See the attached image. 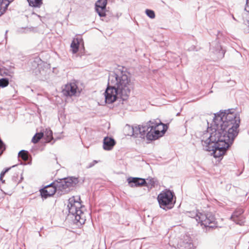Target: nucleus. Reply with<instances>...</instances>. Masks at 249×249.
<instances>
[{
    "label": "nucleus",
    "mask_w": 249,
    "mask_h": 249,
    "mask_svg": "<svg viewBox=\"0 0 249 249\" xmlns=\"http://www.w3.org/2000/svg\"><path fill=\"white\" fill-rule=\"evenodd\" d=\"M44 134L43 133H36L32 139V142L34 143H36L39 141L43 137Z\"/></svg>",
    "instance_id": "nucleus-22"
},
{
    "label": "nucleus",
    "mask_w": 249,
    "mask_h": 249,
    "mask_svg": "<svg viewBox=\"0 0 249 249\" xmlns=\"http://www.w3.org/2000/svg\"><path fill=\"white\" fill-rule=\"evenodd\" d=\"M79 44V41L78 38L73 39L72 41L71 44V48L73 53H75L78 51Z\"/></svg>",
    "instance_id": "nucleus-16"
},
{
    "label": "nucleus",
    "mask_w": 249,
    "mask_h": 249,
    "mask_svg": "<svg viewBox=\"0 0 249 249\" xmlns=\"http://www.w3.org/2000/svg\"><path fill=\"white\" fill-rule=\"evenodd\" d=\"M178 248L180 249H194V245L191 237L188 236L184 237L178 243Z\"/></svg>",
    "instance_id": "nucleus-12"
},
{
    "label": "nucleus",
    "mask_w": 249,
    "mask_h": 249,
    "mask_svg": "<svg viewBox=\"0 0 249 249\" xmlns=\"http://www.w3.org/2000/svg\"><path fill=\"white\" fill-rule=\"evenodd\" d=\"M41 63L42 60L40 58L38 57H35L30 62L31 69L33 71L36 70L37 68H39Z\"/></svg>",
    "instance_id": "nucleus-14"
},
{
    "label": "nucleus",
    "mask_w": 249,
    "mask_h": 249,
    "mask_svg": "<svg viewBox=\"0 0 249 249\" xmlns=\"http://www.w3.org/2000/svg\"><path fill=\"white\" fill-rule=\"evenodd\" d=\"M167 129V125L159 119L148 121L145 124L131 127V135L149 141L155 140L162 137Z\"/></svg>",
    "instance_id": "nucleus-3"
},
{
    "label": "nucleus",
    "mask_w": 249,
    "mask_h": 249,
    "mask_svg": "<svg viewBox=\"0 0 249 249\" xmlns=\"http://www.w3.org/2000/svg\"><path fill=\"white\" fill-rule=\"evenodd\" d=\"M45 136L46 137V141L48 142H51L53 140V132L50 129H46L45 132Z\"/></svg>",
    "instance_id": "nucleus-20"
},
{
    "label": "nucleus",
    "mask_w": 249,
    "mask_h": 249,
    "mask_svg": "<svg viewBox=\"0 0 249 249\" xmlns=\"http://www.w3.org/2000/svg\"><path fill=\"white\" fill-rule=\"evenodd\" d=\"M210 52L217 59L222 58L225 53V50L222 49L218 41L217 40L210 43Z\"/></svg>",
    "instance_id": "nucleus-8"
},
{
    "label": "nucleus",
    "mask_w": 249,
    "mask_h": 249,
    "mask_svg": "<svg viewBox=\"0 0 249 249\" xmlns=\"http://www.w3.org/2000/svg\"><path fill=\"white\" fill-rule=\"evenodd\" d=\"M8 30H6V32H5V38H7V34L8 33Z\"/></svg>",
    "instance_id": "nucleus-32"
},
{
    "label": "nucleus",
    "mask_w": 249,
    "mask_h": 249,
    "mask_svg": "<svg viewBox=\"0 0 249 249\" xmlns=\"http://www.w3.org/2000/svg\"><path fill=\"white\" fill-rule=\"evenodd\" d=\"M10 4V2L7 0H0V16L3 15L7 10L9 5Z\"/></svg>",
    "instance_id": "nucleus-15"
},
{
    "label": "nucleus",
    "mask_w": 249,
    "mask_h": 249,
    "mask_svg": "<svg viewBox=\"0 0 249 249\" xmlns=\"http://www.w3.org/2000/svg\"><path fill=\"white\" fill-rule=\"evenodd\" d=\"M116 144L115 140L108 137H106L103 140V148L105 150H111Z\"/></svg>",
    "instance_id": "nucleus-13"
},
{
    "label": "nucleus",
    "mask_w": 249,
    "mask_h": 249,
    "mask_svg": "<svg viewBox=\"0 0 249 249\" xmlns=\"http://www.w3.org/2000/svg\"><path fill=\"white\" fill-rule=\"evenodd\" d=\"M107 0H98L95 3V10L100 17L106 16Z\"/></svg>",
    "instance_id": "nucleus-9"
},
{
    "label": "nucleus",
    "mask_w": 249,
    "mask_h": 249,
    "mask_svg": "<svg viewBox=\"0 0 249 249\" xmlns=\"http://www.w3.org/2000/svg\"><path fill=\"white\" fill-rule=\"evenodd\" d=\"M78 183V179L76 178L71 177L59 179L41 189L40 190V194L42 197L44 198L53 196L55 193L61 196L69 192L71 188Z\"/></svg>",
    "instance_id": "nucleus-4"
},
{
    "label": "nucleus",
    "mask_w": 249,
    "mask_h": 249,
    "mask_svg": "<svg viewBox=\"0 0 249 249\" xmlns=\"http://www.w3.org/2000/svg\"><path fill=\"white\" fill-rule=\"evenodd\" d=\"M5 149V145L1 140L0 139V150L1 153Z\"/></svg>",
    "instance_id": "nucleus-27"
},
{
    "label": "nucleus",
    "mask_w": 249,
    "mask_h": 249,
    "mask_svg": "<svg viewBox=\"0 0 249 249\" xmlns=\"http://www.w3.org/2000/svg\"><path fill=\"white\" fill-rule=\"evenodd\" d=\"M98 163V161L96 160H94L92 162H90L88 166L87 167L88 168H89L93 166L96 163Z\"/></svg>",
    "instance_id": "nucleus-28"
},
{
    "label": "nucleus",
    "mask_w": 249,
    "mask_h": 249,
    "mask_svg": "<svg viewBox=\"0 0 249 249\" xmlns=\"http://www.w3.org/2000/svg\"><path fill=\"white\" fill-rule=\"evenodd\" d=\"M147 180H148V179H147ZM149 182H148V183H149L151 186H154V180H153V179L152 178V179H150L149 180Z\"/></svg>",
    "instance_id": "nucleus-30"
},
{
    "label": "nucleus",
    "mask_w": 249,
    "mask_h": 249,
    "mask_svg": "<svg viewBox=\"0 0 249 249\" xmlns=\"http://www.w3.org/2000/svg\"><path fill=\"white\" fill-rule=\"evenodd\" d=\"M244 211L242 209H239L236 210L232 214L231 217H240L243 216L242 215Z\"/></svg>",
    "instance_id": "nucleus-24"
},
{
    "label": "nucleus",
    "mask_w": 249,
    "mask_h": 249,
    "mask_svg": "<svg viewBox=\"0 0 249 249\" xmlns=\"http://www.w3.org/2000/svg\"><path fill=\"white\" fill-rule=\"evenodd\" d=\"M68 208L69 214H71L75 217V220L81 225L84 224L86 219L83 212L80 209L82 207L80 202L75 201L74 198H70L69 199Z\"/></svg>",
    "instance_id": "nucleus-5"
},
{
    "label": "nucleus",
    "mask_w": 249,
    "mask_h": 249,
    "mask_svg": "<svg viewBox=\"0 0 249 249\" xmlns=\"http://www.w3.org/2000/svg\"><path fill=\"white\" fill-rule=\"evenodd\" d=\"M9 83V79L7 78H2L0 79V87L5 88L7 87Z\"/></svg>",
    "instance_id": "nucleus-23"
},
{
    "label": "nucleus",
    "mask_w": 249,
    "mask_h": 249,
    "mask_svg": "<svg viewBox=\"0 0 249 249\" xmlns=\"http://www.w3.org/2000/svg\"><path fill=\"white\" fill-rule=\"evenodd\" d=\"M174 192L170 190L166 189L161 191L157 197L160 208L165 210L172 209L174 206Z\"/></svg>",
    "instance_id": "nucleus-6"
},
{
    "label": "nucleus",
    "mask_w": 249,
    "mask_h": 249,
    "mask_svg": "<svg viewBox=\"0 0 249 249\" xmlns=\"http://www.w3.org/2000/svg\"><path fill=\"white\" fill-rule=\"evenodd\" d=\"M30 6L39 8L42 4V0H27Z\"/></svg>",
    "instance_id": "nucleus-17"
},
{
    "label": "nucleus",
    "mask_w": 249,
    "mask_h": 249,
    "mask_svg": "<svg viewBox=\"0 0 249 249\" xmlns=\"http://www.w3.org/2000/svg\"><path fill=\"white\" fill-rule=\"evenodd\" d=\"M0 75H7V72H5L2 68H0Z\"/></svg>",
    "instance_id": "nucleus-29"
},
{
    "label": "nucleus",
    "mask_w": 249,
    "mask_h": 249,
    "mask_svg": "<svg viewBox=\"0 0 249 249\" xmlns=\"http://www.w3.org/2000/svg\"><path fill=\"white\" fill-rule=\"evenodd\" d=\"M199 213H198L197 211H188L186 212V214L188 216L191 218H195L196 221L198 222V220L197 219L198 217H199Z\"/></svg>",
    "instance_id": "nucleus-19"
},
{
    "label": "nucleus",
    "mask_w": 249,
    "mask_h": 249,
    "mask_svg": "<svg viewBox=\"0 0 249 249\" xmlns=\"http://www.w3.org/2000/svg\"><path fill=\"white\" fill-rule=\"evenodd\" d=\"M231 219L237 224L240 225H244L245 220V218L243 216L240 217H231Z\"/></svg>",
    "instance_id": "nucleus-21"
},
{
    "label": "nucleus",
    "mask_w": 249,
    "mask_h": 249,
    "mask_svg": "<svg viewBox=\"0 0 249 249\" xmlns=\"http://www.w3.org/2000/svg\"><path fill=\"white\" fill-rule=\"evenodd\" d=\"M132 89V83L127 71H112L109 74L107 86L105 92V101L111 104L118 98L126 100Z\"/></svg>",
    "instance_id": "nucleus-2"
},
{
    "label": "nucleus",
    "mask_w": 249,
    "mask_h": 249,
    "mask_svg": "<svg viewBox=\"0 0 249 249\" xmlns=\"http://www.w3.org/2000/svg\"><path fill=\"white\" fill-rule=\"evenodd\" d=\"M127 181L131 187L147 186L146 181L142 178L130 177L127 178Z\"/></svg>",
    "instance_id": "nucleus-11"
},
{
    "label": "nucleus",
    "mask_w": 249,
    "mask_h": 249,
    "mask_svg": "<svg viewBox=\"0 0 249 249\" xmlns=\"http://www.w3.org/2000/svg\"><path fill=\"white\" fill-rule=\"evenodd\" d=\"M217 129L204 133L201 140L204 150L213 151V157L220 158L232 144L238 133L240 120L232 109L220 111L214 115Z\"/></svg>",
    "instance_id": "nucleus-1"
},
{
    "label": "nucleus",
    "mask_w": 249,
    "mask_h": 249,
    "mask_svg": "<svg viewBox=\"0 0 249 249\" xmlns=\"http://www.w3.org/2000/svg\"><path fill=\"white\" fill-rule=\"evenodd\" d=\"M12 180L15 182V183H17V181H16V178L15 177V176H13V178H12Z\"/></svg>",
    "instance_id": "nucleus-31"
},
{
    "label": "nucleus",
    "mask_w": 249,
    "mask_h": 249,
    "mask_svg": "<svg viewBox=\"0 0 249 249\" xmlns=\"http://www.w3.org/2000/svg\"><path fill=\"white\" fill-rule=\"evenodd\" d=\"M77 89V85L75 83H71L65 85L62 92L65 96H72L75 95Z\"/></svg>",
    "instance_id": "nucleus-10"
},
{
    "label": "nucleus",
    "mask_w": 249,
    "mask_h": 249,
    "mask_svg": "<svg viewBox=\"0 0 249 249\" xmlns=\"http://www.w3.org/2000/svg\"><path fill=\"white\" fill-rule=\"evenodd\" d=\"M16 165H13L12 166V167H9V168H5L3 171H2L0 174V180L1 181L2 183H4L5 182V180H3L2 178H3V177L4 176L5 174L8 172L9 170L12 168V167H15Z\"/></svg>",
    "instance_id": "nucleus-25"
},
{
    "label": "nucleus",
    "mask_w": 249,
    "mask_h": 249,
    "mask_svg": "<svg viewBox=\"0 0 249 249\" xmlns=\"http://www.w3.org/2000/svg\"><path fill=\"white\" fill-rule=\"evenodd\" d=\"M146 15L150 18H154L155 17V12L153 10L150 9H146L145 10Z\"/></svg>",
    "instance_id": "nucleus-26"
},
{
    "label": "nucleus",
    "mask_w": 249,
    "mask_h": 249,
    "mask_svg": "<svg viewBox=\"0 0 249 249\" xmlns=\"http://www.w3.org/2000/svg\"><path fill=\"white\" fill-rule=\"evenodd\" d=\"M18 156L23 160L27 161L29 159V153L27 151L22 150L18 152Z\"/></svg>",
    "instance_id": "nucleus-18"
},
{
    "label": "nucleus",
    "mask_w": 249,
    "mask_h": 249,
    "mask_svg": "<svg viewBox=\"0 0 249 249\" xmlns=\"http://www.w3.org/2000/svg\"><path fill=\"white\" fill-rule=\"evenodd\" d=\"M198 218V222L201 226L209 229L216 227V222L214 214L212 212H203L199 213Z\"/></svg>",
    "instance_id": "nucleus-7"
}]
</instances>
